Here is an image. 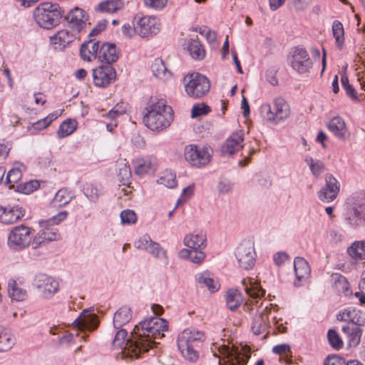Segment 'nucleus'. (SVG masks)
Listing matches in <instances>:
<instances>
[{
	"label": "nucleus",
	"mask_w": 365,
	"mask_h": 365,
	"mask_svg": "<svg viewBox=\"0 0 365 365\" xmlns=\"http://www.w3.org/2000/svg\"><path fill=\"white\" fill-rule=\"evenodd\" d=\"M196 280L199 284H203L212 292H216L220 285L210 277L209 272H202L196 274Z\"/></svg>",
	"instance_id": "nucleus-37"
},
{
	"label": "nucleus",
	"mask_w": 365,
	"mask_h": 365,
	"mask_svg": "<svg viewBox=\"0 0 365 365\" xmlns=\"http://www.w3.org/2000/svg\"><path fill=\"white\" fill-rule=\"evenodd\" d=\"M159 21L153 16H143L140 18L136 26V33L143 38L152 36L160 31Z\"/></svg>",
	"instance_id": "nucleus-15"
},
{
	"label": "nucleus",
	"mask_w": 365,
	"mask_h": 365,
	"mask_svg": "<svg viewBox=\"0 0 365 365\" xmlns=\"http://www.w3.org/2000/svg\"><path fill=\"white\" fill-rule=\"evenodd\" d=\"M131 178V171L127 163H123L122 167L119 168L118 179L122 185H128L130 183Z\"/></svg>",
	"instance_id": "nucleus-48"
},
{
	"label": "nucleus",
	"mask_w": 365,
	"mask_h": 365,
	"mask_svg": "<svg viewBox=\"0 0 365 365\" xmlns=\"http://www.w3.org/2000/svg\"><path fill=\"white\" fill-rule=\"evenodd\" d=\"M15 343V339L4 329L0 327V352L9 350Z\"/></svg>",
	"instance_id": "nucleus-43"
},
{
	"label": "nucleus",
	"mask_w": 365,
	"mask_h": 365,
	"mask_svg": "<svg viewBox=\"0 0 365 365\" xmlns=\"http://www.w3.org/2000/svg\"><path fill=\"white\" fill-rule=\"evenodd\" d=\"M235 256L241 267L245 269L252 268L256 257L253 242L245 240L241 242L236 250Z\"/></svg>",
	"instance_id": "nucleus-12"
},
{
	"label": "nucleus",
	"mask_w": 365,
	"mask_h": 365,
	"mask_svg": "<svg viewBox=\"0 0 365 365\" xmlns=\"http://www.w3.org/2000/svg\"><path fill=\"white\" fill-rule=\"evenodd\" d=\"M273 110L270 104H263L260 107V115L267 122L278 124L287 119L291 113L289 105L285 99L278 97L273 101Z\"/></svg>",
	"instance_id": "nucleus-7"
},
{
	"label": "nucleus",
	"mask_w": 365,
	"mask_h": 365,
	"mask_svg": "<svg viewBox=\"0 0 365 365\" xmlns=\"http://www.w3.org/2000/svg\"><path fill=\"white\" fill-rule=\"evenodd\" d=\"M328 129L337 138L344 140L349 136L348 129L346 126L344 120L339 117L333 118L328 123Z\"/></svg>",
	"instance_id": "nucleus-26"
},
{
	"label": "nucleus",
	"mask_w": 365,
	"mask_h": 365,
	"mask_svg": "<svg viewBox=\"0 0 365 365\" xmlns=\"http://www.w3.org/2000/svg\"><path fill=\"white\" fill-rule=\"evenodd\" d=\"M305 161L309 165L312 174L316 177L319 176L324 170V163L319 160H314L311 157H307Z\"/></svg>",
	"instance_id": "nucleus-47"
},
{
	"label": "nucleus",
	"mask_w": 365,
	"mask_h": 365,
	"mask_svg": "<svg viewBox=\"0 0 365 365\" xmlns=\"http://www.w3.org/2000/svg\"><path fill=\"white\" fill-rule=\"evenodd\" d=\"M168 0H144L145 5L148 7L161 9L165 6Z\"/></svg>",
	"instance_id": "nucleus-58"
},
{
	"label": "nucleus",
	"mask_w": 365,
	"mask_h": 365,
	"mask_svg": "<svg viewBox=\"0 0 365 365\" xmlns=\"http://www.w3.org/2000/svg\"><path fill=\"white\" fill-rule=\"evenodd\" d=\"M327 337L329 344L334 349L339 350L342 348L343 341L335 330H329Z\"/></svg>",
	"instance_id": "nucleus-50"
},
{
	"label": "nucleus",
	"mask_w": 365,
	"mask_h": 365,
	"mask_svg": "<svg viewBox=\"0 0 365 365\" xmlns=\"http://www.w3.org/2000/svg\"><path fill=\"white\" fill-rule=\"evenodd\" d=\"M183 81L187 94L193 98L202 97L210 88L208 78L198 73L187 75Z\"/></svg>",
	"instance_id": "nucleus-8"
},
{
	"label": "nucleus",
	"mask_w": 365,
	"mask_h": 365,
	"mask_svg": "<svg viewBox=\"0 0 365 365\" xmlns=\"http://www.w3.org/2000/svg\"><path fill=\"white\" fill-rule=\"evenodd\" d=\"M227 306L231 311L236 310L242 302L240 292L237 289H230L227 293Z\"/></svg>",
	"instance_id": "nucleus-34"
},
{
	"label": "nucleus",
	"mask_w": 365,
	"mask_h": 365,
	"mask_svg": "<svg viewBox=\"0 0 365 365\" xmlns=\"http://www.w3.org/2000/svg\"><path fill=\"white\" fill-rule=\"evenodd\" d=\"M107 20L103 19L98 23V24L89 33L88 36H94L99 34L101 31H104L106 28Z\"/></svg>",
	"instance_id": "nucleus-61"
},
{
	"label": "nucleus",
	"mask_w": 365,
	"mask_h": 365,
	"mask_svg": "<svg viewBox=\"0 0 365 365\" xmlns=\"http://www.w3.org/2000/svg\"><path fill=\"white\" fill-rule=\"evenodd\" d=\"M21 177V173L19 168H13L9 171L6 178V182L9 185V188L14 186Z\"/></svg>",
	"instance_id": "nucleus-51"
},
{
	"label": "nucleus",
	"mask_w": 365,
	"mask_h": 365,
	"mask_svg": "<svg viewBox=\"0 0 365 365\" xmlns=\"http://www.w3.org/2000/svg\"><path fill=\"white\" fill-rule=\"evenodd\" d=\"M220 352L224 356L223 365H246L250 358L249 354L237 352L226 346H224ZM219 365H221L220 361Z\"/></svg>",
	"instance_id": "nucleus-20"
},
{
	"label": "nucleus",
	"mask_w": 365,
	"mask_h": 365,
	"mask_svg": "<svg viewBox=\"0 0 365 365\" xmlns=\"http://www.w3.org/2000/svg\"><path fill=\"white\" fill-rule=\"evenodd\" d=\"M25 213V209L19 205H0V222L7 225L13 224L23 218Z\"/></svg>",
	"instance_id": "nucleus-17"
},
{
	"label": "nucleus",
	"mask_w": 365,
	"mask_h": 365,
	"mask_svg": "<svg viewBox=\"0 0 365 365\" xmlns=\"http://www.w3.org/2000/svg\"><path fill=\"white\" fill-rule=\"evenodd\" d=\"M132 318L130 308L123 306L115 312V329L118 326L122 327L128 324Z\"/></svg>",
	"instance_id": "nucleus-35"
},
{
	"label": "nucleus",
	"mask_w": 365,
	"mask_h": 365,
	"mask_svg": "<svg viewBox=\"0 0 365 365\" xmlns=\"http://www.w3.org/2000/svg\"><path fill=\"white\" fill-rule=\"evenodd\" d=\"M86 310H83L80 316L74 320L73 325L82 330L94 331L99 324L98 316L92 313L86 314Z\"/></svg>",
	"instance_id": "nucleus-22"
},
{
	"label": "nucleus",
	"mask_w": 365,
	"mask_h": 365,
	"mask_svg": "<svg viewBox=\"0 0 365 365\" xmlns=\"http://www.w3.org/2000/svg\"><path fill=\"white\" fill-rule=\"evenodd\" d=\"M95 10L102 13H114V0H106L101 2L96 6Z\"/></svg>",
	"instance_id": "nucleus-54"
},
{
	"label": "nucleus",
	"mask_w": 365,
	"mask_h": 365,
	"mask_svg": "<svg viewBox=\"0 0 365 365\" xmlns=\"http://www.w3.org/2000/svg\"><path fill=\"white\" fill-rule=\"evenodd\" d=\"M152 163L149 158H137L134 161V170L135 174L144 175L150 173Z\"/></svg>",
	"instance_id": "nucleus-38"
},
{
	"label": "nucleus",
	"mask_w": 365,
	"mask_h": 365,
	"mask_svg": "<svg viewBox=\"0 0 365 365\" xmlns=\"http://www.w3.org/2000/svg\"><path fill=\"white\" fill-rule=\"evenodd\" d=\"M83 192L91 201L98 200L99 194L98 188L93 184H86L83 187Z\"/></svg>",
	"instance_id": "nucleus-53"
},
{
	"label": "nucleus",
	"mask_w": 365,
	"mask_h": 365,
	"mask_svg": "<svg viewBox=\"0 0 365 365\" xmlns=\"http://www.w3.org/2000/svg\"><path fill=\"white\" fill-rule=\"evenodd\" d=\"M356 312L357 309L354 308L349 307L347 309H345L337 314V319L339 321L351 322L353 319V317L356 316Z\"/></svg>",
	"instance_id": "nucleus-55"
},
{
	"label": "nucleus",
	"mask_w": 365,
	"mask_h": 365,
	"mask_svg": "<svg viewBox=\"0 0 365 365\" xmlns=\"http://www.w3.org/2000/svg\"><path fill=\"white\" fill-rule=\"evenodd\" d=\"M143 118L145 125L151 130H163L168 128L173 120V111L166 101L151 98Z\"/></svg>",
	"instance_id": "nucleus-2"
},
{
	"label": "nucleus",
	"mask_w": 365,
	"mask_h": 365,
	"mask_svg": "<svg viewBox=\"0 0 365 365\" xmlns=\"http://www.w3.org/2000/svg\"><path fill=\"white\" fill-rule=\"evenodd\" d=\"M120 220L123 225L135 224L137 220L135 212L131 210H125L120 213Z\"/></svg>",
	"instance_id": "nucleus-52"
},
{
	"label": "nucleus",
	"mask_w": 365,
	"mask_h": 365,
	"mask_svg": "<svg viewBox=\"0 0 365 365\" xmlns=\"http://www.w3.org/2000/svg\"><path fill=\"white\" fill-rule=\"evenodd\" d=\"M158 183L168 188H173L177 185L175 174L171 172H165L158 180Z\"/></svg>",
	"instance_id": "nucleus-49"
},
{
	"label": "nucleus",
	"mask_w": 365,
	"mask_h": 365,
	"mask_svg": "<svg viewBox=\"0 0 365 365\" xmlns=\"http://www.w3.org/2000/svg\"><path fill=\"white\" fill-rule=\"evenodd\" d=\"M244 133L242 130L232 133L222 145L221 153L223 156H230L243 147Z\"/></svg>",
	"instance_id": "nucleus-19"
},
{
	"label": "nucleus",
	"mask_w": 365,
	"mask_h": 365,
	"mask_svg": "<svg viewBox=\"0 0 365 365\" xmlns=\"http://www.w3.org/2000/svg\"><path fill=\"white\" fill-rule=\"evenodd\" d=\"M232 188V184L227 180L220 181L218 184L217 189L219 192L222 194L229 193Z\"/></svg>",
	"instance_id": "nucleus-62"
},
{
	"label": "nucleus",
	"mask_w": 365,
	"mask_h": 365,
	"mask_svg": "<svg viewBox=\"0 0 365 365\" xmlns=\"http://www.w3.org/2000/svg\"><path fill=\"white\" fill-rule=\"evenodd\" d=\"M39 185L38 180H30L29 182L17 185L16 191L29 195L37 190L39 187Z\"/></svg>",
	"instance_id": "nucleus-46"
},
{
	"label": "nucleus",
	"mask_w": 365,
	"mask_h": 365,
	"mask_svg": "<svg viewBox=\"0 0 365 365\" xmlns=\"http://www.w3.org/2000/svg\"><path fill=\"white\" fill-rule=\"evenodd\" d=\"M100 48L99 41L96 39H90L81 44L80 56L86 61H91L92 57L96 59Z\"/></svg>",
	"instance_id": "nucleus-25"
},
{
	"label": "nucleus",
	"mask_w": 365,
	"mask_h": 365,
	"mask_svg": "<svg viewBox=\"0 0 365 365\" xmlns=\"http://www.w3.org/2000/svg\"><path fill=\"white\" fill-rule=\"evenodd\" d=\"M334 287L338 293L344 294L346 296L349 294V284L344 276L341 274H336L334 277Z\"/></svg>",
	"instance_id": "nucleus-42"
},
{
	"label": "nucleus",
	"mask_w": 365,
	"mask_h": 365,
	"mask_svg": "<svg viewBox=\"0 0 365 365\" xmlns=\"http://www.w3.org/2000/svg\"><path fill=\"white\" fill-rule=\"evenodd\" d=\"M95 86L105 88L114 79V67L113 65L103 64L93 70Z\"/></svg>",
	"instance_id": "nucleus-16"
},
{
	"label": "nucleus",
	"mask_w": 365,
	"mask_h": 365,
	"mask_svg": "<svg viewBox=\"0 0 365 365\" xmlns=\"http://www.w3.org/2000/svg\"><path fill=\"white\" fill-rule=\"evenodd\" d=\"M273 259L274 263L279 266L288 259V255L283 252H277L274 255Z\"/></svg>",
	"instance_id": "nucleus-64"
},
{
	"label": "nucleus",
	"mask_w": 365,
	"mask_h": 365,
	"mask_svg": "<svg viewBox=\"0 0 365 365\" xmlns=\"http://www.w3.org/2000/svg\"><path fill=\"white\" fill-rule=\"evenodd\" d=\"M188 51L192 58L202 60L205 57V50L198 40H191L188 43Z\"/></svg>",
	"instance_id": "nucleus-41"
},
{
	"label": "nucleus",
	"mask_w": 365,
	"mask_h": 365,
	"mask_svg": "<svg viewBox=\"0 0 365 365\" xmlns=\"http://www.w3.org/2000/svg\"><path fill=\"white\" fill-rule=\"evenodd\" d=\"M76 121L71 119L62 122L57 131L58 137L63 138L72 134L76 128Z\"/></svg>",
	"instance_id": "nucleus-39"
},
{
	"label": "nucleus",
	"mask_w": 365,
	"mask_h": 365,
	"mask_svg": "<svg viewBox=\"0 0 365 365\" xmlns=\"http://www.w3.org/2000/svg\"><path fill=\"white\" fill-rule=\"evenodd\" d=\"M324 365H346V361L338 356H329L324 361Z\"/></svg>",
	"instance_id": "nucleus-60"
},
{
	"label": "nucleus",
	"mask_w": 365,
	"mask_h": 365,
	"mask_svg": "<svg viewBox=\"0 0 365 365\" xmlns=\"http://www.w3.org/2000/svg\"><path fill=\"white\" fill-rule=\"evenodd\" d=\"M340 185L338 180L330 174L325 176V185L318 192V197L324 202H332L337 197Z\"/></svg>",
	"instance_id": "nucleus-14"
},
{
	"label": "nucleus",
	"mask_w": 365,
	"mask_h": 365,
	"mask_svg": "<svg viewBox=\"0 0 365 365\" xmlns=\"http://www.w3.org/2000/svg\"><path fill=\"white\" fill-rule=\"evenodd\" d=\"M96 58L104 64L113 65L114 63V43H103L100 46Z\"/></svg>",
	"instance_id": "nucleus-29"
},
{
	"label": "nucleus",
	"mask_w": 365,
	"mask_h": 365,
	"mask_svg": "<svg viewBox=\"0 0 365 365\" xmlns=\"http://www.w3.org/2000/svg\"><path fill=\"white\" fill-rule=\"evenodd\" d=\"M33 285L42 294L44 298L49 299L58 291V282L53 277L43 274L38 273L35 275Z\"/></svg>",
	"instance_id": "nucleus-13"
},
{
	"label": "nucleus",
	"mask_w": 365,
	"mask_h": 365,
	"mask_svg": "<svg viewBox=\"0 0 365 365\" xmlns=\"http://www.w3.org/2000/svg\"><path fill=\"white\" fill-rule=\"evenodd\" d=\"M329 237L330 241L334 244L339 243L343 240V235L339 230L334 229L329 230Z\"/></svg>",
	"instance_id": "nucleus-63"
},
{
	"label": "nucleus",
	"mask_w": 365,
	"mask_h": 365,
	"mask_svg": "<svg viewBox=\"0 0 365 365\" xmlns=\"http://www.w3.org/2000/svg\"><path fill=\"white\" fill-rule=\"evenodd\" d=\"M75 36L67 30H61L50 37V41L55 46V49L63 50L66 46L72 43Z\"/></svg>",
	"instance_id": "nucleus-27"
},
{
	"label": "nucleus",
	"mask_w": 365,
	"mask_h": 365,
	"mask_svg": "<svg viewBox=\"0 0 365 365\" xmlns=\"http://www.w3.org/2000/svg\"><path fill=\"white\" fill-rule=\"evenodd\" d=\"M288 63L299 74L309 73L314 64L308 51L301 46L293 48L288 56Z\"/></svg>",
	"instance_id": "nucleus-9"
},
{
	"label": "nucleus",
	"mask_w": 365,
	"mask_h": 365,
	"mask_svg": "<svg viewBox=\"0 0 365 365\" xmlns=\"http://www.w3.org/2000/svg\"><path fill=\"white\" fill-rule=\"evenodd\" d=\"M349 255L354 259H365V241L355 242L348 249Z\"/></svg>",
	"instance_id": "nucleus-40"
},
{
	"label": "nucleus",
	"mask_w": 365,
	"mask_h": 365,
	"mask_svg": "<svg viewBox=\"0 0 365 365\" xmlns=\"http://www.w3.org/2000/svg\"><path fill=\"white\" fill-rule=\"evenodd\" d=\"M179 257L183 259L188 258L192 262L200 264L205 259V254L203 250L182 249L179 252Z\"/></svg>",
	"instance_id": "nucleus-33"
},
{
	"label": "nucleus",
	"mask_w": 365,
	"mask_h": 365,
	"mask_svg": "<svg viewBox=\"0 0 365 365\" xmlns=\"http://www.w3.org/2000/svg\"><path fill=\"white\" fill-rule=\"evenodd\" d=\"M67 216V212H61L58 215L45 220H41L39 225L41 230L34 236L31 242L32 249L35 252L33 254L34 256H38L36 253V250L41 247L50 242L58 240L59 234L58 230L54 227L62 222Z\"/></svg>",
	"instance_id": "nucleus-5"
},
{
	"label": "nucleus",
	"mask_w": 365,
	"mask_h": 365,
	"mask_svg": "<svg viewBox=\"0 0 365 365\" xmlns=\"http://www.w3.org/2000/svg\"><path fill=\"white\" fill-rule=\"evenodd\" d=\"M168 329L165 319L153 317L135 326L133 339L125 329H119L115 333V358L140 357L141 352H147L153 345L158 344L155 340L162 339Z\"/></svg>",
	"instance_id": "nucleus-1"
},
{
	"label": "nucleus",
	"mask_w": 365,
	"mask_h": 365,
	"mask_svg": "<svg viewBox=\"0 0 365 365\" xmlns=\"http://www.w3.org/2000/svg\"><path fill=\"white\" fill-rule=\"evenodd\" d=\"M211 110L210 108L204 104H195L192 108V118H196L202 115H206Z\"/></svg>",
	"instance_id": "nucleus-56"
},
{
	"label": "nucleus",
	"mask_w": 365,
	"mask_h": 365,
	"mask_svg": "<svg viewBox=\"0 0 365 365\" xmlns=\"http://www.w3.org/2000/svg\"><path fill=\"white\" fill-rule=\"evenodd\" d=\"M271 309L267 306L262 310L258 315L255 316L252 324V330L254 334L260 335L266 332L263 338H266L269 331H267L268 325V314Z\"/></svg>",
	"instance_id": "nucleus-23"
},
{
	"label": "nucleus",
	"mask_w": 365,
	"mask_h": 365,
	"mask_svg": "<svg viewBox=\"0 0 365 365\" xmlns=\"http://www.w3.org/2000/svg\"><path fill=\"white\" fill-rule=\"evenodd\" d=\"M31 228L21 225L13 227L8 237V244L15 250H21L31 245Z\"/></svg>",
	"instance_id": "nucleus-11"
},
{
	"label": "nucleus",
	"mask_w": 365,
	"mask_h": 365,
	"mask_svg": "<svg viewBox=\"0 0 365 365\" xmlns=\"http://www.w3.org/2000/svg\"><path fill=\"white\" fill-rule=\"evenodd\" d=\"M145 251L153 255L155 257L163 260L165 262H167L166 252L158 243L152 242L151 244H150L149 247H148Z\"/></svg>",
	"instance_id": "nucleus-45"
},
{
	"label": "nucleus",
	"mask_w": 365,
	"mask_h": 365,
	"mask_svg": "<svg viewBox=\"0 0 365 365\" xmlns=\"http://www.w3.org/2000/svg\"><path fill=\"white\" fill-rule=\"evenodd\" d=\"M242 284L246 293L252 299L260 298L265 294V291L256 282H252V279H242Z\"/></svg>",
	"instance_id": "nucleus-31"
},
{
	"label": "nucleus",
	"mask_w": 365,
	"mask_h": 365,
	"mask_svg": "<svg viewBox=\"0 0 365 365\" xmlns=\"http://www.w3.org/2000/svg\"><path fill=\"white\" fill-rule=\"evenodd\" d=\"M202 331L196 329H185L178 337V347L182 356L191 363L196 362L200 356L197 348L205 341Z\"/></svg>",
	"instance_id": "nucleus-4"
},
{
	"label": "nucleus",
	"mask_w": 365,
	"mask_h": 365,
	"mask_svg": "<svg viewBox=\"0 0 365 365\" xmlns=\"http://www.w3.org/2000/svg\"><path fill=\"white\" fill-rule=\"evenodd\" d=\"M347 324H354L359 327L364 326L365 324V313L357 310L356 316H354L351 322H348Z\"/></svg>",
	"instance_id": "nucleus-57"
},
{
	"label": "nucleus",
	"mask_w": 365,
	"mask_h": 365,
	"mask_svg": "<svg viewBox=\"0 0 365 365\" xmlns=\"http://www.w3.org/2000/svg\"><path fill=\"white\" fill-rule=\"evenodd\" d=\"M8 294L12 300L18 302L24 301L27 297L26 290L19 287L14 279H9L8 282Z\"/></svg>",
	"instance_id": "nucleus-32"
},
{
	"label": "nucleus",
	"mask_w": 365,
	"mask_h": 365,
	"mask_svg": "<svg viewBox=\"0 0 365 365\" xmlns=\"http://www.w3.org/2000/svg\"><path fill=\"white\" fill-rule=\"evenodd\" d=\"M185 160L196 168L208 165L212 156V150L209 146L200 147L195 145H188L185 148Z\"/></svg>",
	"instance_id": "nucleus-10"
},
{
	"label": "nucleus",
	"mask_w": 365,
	"mask_h": 365,
	"mask_svg": "<svg viewBox=\"0 0 365 365\" xmlns=\"http://www.w3.org/2000/svg\"><path fill=\"white\" fill-rule=\"evenodd\" d=\"M342 331L348 336V344L350 347H356L360 341L363 333L361 327L354 324H346L341 328Z\"/></svg>",
	"instance_id": "nucleus-28"
},
{
	"label": "nucleus",
	"mask_w": 365,
	"mask_h": 365,
	"mask_svg": "<svg viewBox=\"0 0 365 365\" xmlns=\"http://www.w3.org/2000/svg\"><path fill=\"white\" fill-rule=\"evenodd\" d=\"M152 242L153 241L150 240V237L145 235L140 237L137 242H135V246L138 249L146 250Z\"/></svg>",
	"instance_id": "nucleus-59"
},
{
	"label": "nucleus",
	"mask_w": 365,
	"mask_h": 365,
	"mask_svg": "<svg viewBox=\"0 0 365 365\" xmlns=\"http://www.w3.org/2000/svg\"><path fill=\"white\" fill-rule=\"evenodd\" d=\"M206 235L198 232L186 235L183 243L188 249L203 250L206 247Z\"/></svg>",
	"instance_id": "nucleus-24"
},
{
	"label": "nucleus",
	"mask_w": 365,
	"mask_h": 365,
	"mask_svg": "<svg viewBox=\"0 0 365 365\" xmlns=\"http://www.w3.org/2000/svg\"><path fill=\"white\" fill-rule=\"evenodd\" d=\"M332 34L337 46L341 48L344 42V31L342 24L338 20L333 22Z\"/></svg>",
	"instance_id": "nucleus-44"
},
{
	"label": "nucleus",
	"mask_w": 365,
	"mask_h": 365,
	"mask_svg": "<svg viewBox=\"0 0 365 365\" xmlns=\"http://www.w3.org/2000/svg\"><path fill=\"white\" fill-rule=\"evenodd\" d=\"M151 71L154 76L162 80L167 81L172 77V73L166 67L164 61L160 58H155L151 65Z\"/></svg>",
	"instance_id": "nucleus-30"
},
{
	"label": "nucleus",
	"mask_w": 365,
	"mask_h": 365,
	"mask_svg": "<svg viewBox=\"0 0 365 365\" xmlns=\"http://www.w3.org/2000/svg\"><path fill=\"white\" fill-rule=\"evenodd\" d=\"M294 268L296 275L294 285L295 287H300L309 278L311 272L310 267L306 259L303 257H297L294 261Z\"/></svg>",
	"instance_id": "nucleus-21"
},
{
	"label": "nucleus",
	"mask_w": 365,
	"mask_h": 365,
	"mask_svg": "<svg viewBox=\"0 0 365 365\" xmlns=\"http://www.w3.org/2000/svg\"><path fill=\"white\" fill-rule=\"evenodd\" d=\"M65 19L71 29L80 33L86 27L88 16L83 9L76 7L69 11Z\"/></svg>",
	"instance_id": "nucleus-18"
},
{
	"label": "nucleus",
	"mask_w": 365,
	"mask_h": 365,
	"mask_svg": "<svg viewBox=\"0 0 365 365\" xmlns=\"http://www.w3.org/2000/svg\"><path fill=\"white\" fill-rule=\"evenodd\" d=\"M63 11L56 3H41L34 11L36 24L45 29H51L60 24Z\"/></svg>",
	"instance_id": "nucleus-6"
},
{
	"label": "nucleus",
	"mask_w": 365,
	"mask_h": 365,
	"mask_svg": "<svg viewBox=\"0 0 365 365\" xmlns=\"http://www.w3.org/2000/svg\"><path fill=\"white\" fill-rule=\"evenodd\" d=\"M73 199L71 192L67 188L60 189L53 199L54 206L63 207L69 203Z\"/></svg>",
	"instance_id": "nucleus-36"
},
{
	"label": "nucleus",
	"mask_w": 365,
	"mask_h": 365,
	"mask_svg": "<svg viewBox=\"0 0 365 365\" xmlns=\"http://www.w3.org/2000/svg\"><path fill=\"white\" fill-rule=\"evenodd\" d=\"M344 220L351 228L365 226V191L352 193L346 200Z\"/></svg>",
	"instance_id": "nucleus-3"
}]
</instances>
